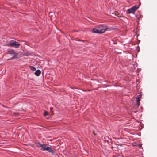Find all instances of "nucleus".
<instances>
[{
  "label": "nucleus",
  "instance_id": "obj_8",
  "mask_svg": "<svg viewBox=\"0 0 157 157\" xmlns=\"http://www.w3.org/2000/svg\"><path fill=\"white\" fill-rule=\"evenodd\" d=\"M136 100L137 105H138V106H139L140 105V99L136 98Z\"/></svg>",
  "mask_w": 157,
  "mask_h": 157
},
{
  "label": "nucleus",
  "instance_id": "obj_1",
  "mask_svg": "<svg viewBox=\"0 0 157 157\" xmlns=\"http://www.w3.org/2000/svg\"><path fill=\"white\" fill-rule=\"evenodd\" d=\"M107 27L105 25H101L94 28L92 32L95 33H104L107 29Z\"/></svg>",
  "mask_w": 157,
  "mask_h": 157
},
{
  "label": "nucleus",
  "instance_id": "obj_9",
  "mask_svg": "<svg viewBox=\"0 0 157 157\" xmlns=\"http://www.w3.org/2000/svg\"><path fill=\"white\" fill-rule=\"evenodd\" d=\"M30 68L32 71H35L36 70V68L33 66H30Z\"/></svg>",
  "mask_w": 157,
  "mask_h": 157
},
{
  "label": "nucleus",
  "instance_id": "obj_14",
  "mask_svg": "<svg viewBox=\"0 0 157 157\" xmlns=\"http://www.w3.org/2000/svg\"><path fill=\"white\" fill-rule=\"evenodd\" d=\"M139 146H141V144H140V145H139Z\"/></svg>",
  "mask_w": 157,
  "mask_h": 157
},
{
  "label": "nucleus",
  "instance_id": "obj_5",
  "mask_svg": "<svg viewBox=\"0 0 157 157\" xmlns=\"http://www.w3.org/2000/svg\"><path fill=\"white\" fill-rule=\"evenodd\" d=\"M49 152L51 153L52 154L54 153V151L52 149V148L49 147L48 146L47 147H46V150Z\"/></svg>",
  "mask_w": 157,
  "mask_h": 157
},
{
  "label": "nucleus",
  "instance_id": "obj_15",
  "mask_svg": "<svg viewBox=\"0 0 157 157\" xmlns=\"http://www.w3.org/2000/svg\"><path fill=\"white\" fill-rule=\"evenodd\" d=\"M52 109V108H50V109L51 110Z\"/></svg>",
  "mask_w": 157,
  "mask_h": 157
},
{
  "label": "nucleus",
  "instance_id": "obj_6",
  "mask_svg": "<svg viewBox=\"0 0 157 157\" xmlns=\"http://www.w3.org/2000/svg\"><path fill=\"white\" fill-rule=\"evenodd\" d=\"M47 147L48 146L46 144H41V147L43 150H45Z\"/></svg>",
  "mask_w": 157,
  "mask_h": 157
},
{
  "label": "nucleus",
  "instance_id": "obj_3",
  "mask_svg": "<svg viewBox=\"0 0 157 157\" xmlns=\"http://www.w3.org/2000/svg\"><path fill=\"white\" fill-rule=\"evenodd\" d=\"M138 8V7H137L135 6L132 7L130 9L128 10L127 12L128 13H134Z\"/></svg>",
  "mask_w": 157,
  "mask_h": 157
},
{
  "label": "nucleus",
  "instance_id": "obj_2",
  "mask_svg": "<svg viewBox=\"0 0 157 157\" xmlns=\"http://www.w3.org/2000/svg\"><path fill=\"white\" fill-rule=\"evenodd\" d=\"M10 44H8V46L15 47L16 48H18L20 45V44L19 43L14 40L10 41Z\"/></svg>",
  "mask_w": 157,
  "mask_h": 157
},
{
  "label": "nucleus",
  "instance_id": "obj_13",
  "mask_svg": "<svg viewBox=\"0 0 157 157\" xmlns=\"http://www.w3.org/2000/svg\"><path fill=\"white\" fill-rule=\"evenodd\" d=\"M14 114L15 115H16V116H17V115L16 114H17V113H14Z\"/></svg>",
  "mask_w": 157,
  "mask_h": 157
},
{
  "label": "nucleus",
  "instance_id": "obj_12",
  "mask_svg": "<svg viewBox=\"0 0 157 157\" xmlns=\"http://www.w3.org/2000/svg\"><path fill=\"white\" fill-rule=\"evenodd\" d=\"M48 114V113L47 112L45 111L44 113V115L45 116H46Z\"/></svg>",
  "mask_w": 157,
  "mask_h": 157
},
{
  "label": "nucleus",
  "instance_id": "obj_11",
  "mask_svg": "<svg viewBox=\"0 0 157 157\" xmlns=\"http://www.w3.org/2000/svg\"><path fill=\"white\" fill-rule=\"evenodd\" d=\"M141 94H140V95H139L137 96V99H140L141 98Z\"/></svg>",
  "mask_w": 157,
  "mask_h": 157
},
{
  "label": "nucleus",
  "instance_id": "obj_4",
  "mask_svg": "<svg viewBox=\"0 0 157 157\" xmlns=\"http://www.w3.org/2000/svg\"><path fill=\"white\" fill-rule=\"evenodd\" d=\"M8 54H9L13 56V57L11 58L10 59H8V60L13 59L14 57H15L17 55V54H15V52L13 50H10L8 51Z\"/></svg>",
  "mask_w": 157,
  "mask_h": 157
},
{
  "label": "nucleus",
  "instance_id": "obj_7",
  "mask_svg": "<svg viewBox=\"0 0 157 157\" xmlns=\"http://www.w3.org/2000/svg\"><path fill=\"white\" fill-rule=\"evenodd\" d=\"M41 73V71L39 70H36L35 73V74L36 75L38 76L40 75Z\"/></svg>",
  "mask_w": 157,
  "mask_h": 157
},
{
  "label": "nucleus",
  "instance_id": "obj_10",
  "mask_svg": "<svg viewBox=\"0 0 157 157\" xmlns=\"http://www.w3.org/2000/svg\"><path fill=\"white\" fill-rule=\"evenodd\" d=\"M36 146L38 147H41V144L40 143H36Z\"/></svg>",
  "mask_w": 157,
  "mask_h": 157
}]
</instances>
